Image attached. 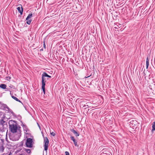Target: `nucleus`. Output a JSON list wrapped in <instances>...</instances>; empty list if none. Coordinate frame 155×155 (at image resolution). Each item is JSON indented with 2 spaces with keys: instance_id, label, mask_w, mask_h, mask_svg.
I'll return each mask as SVG.
<instances>
[{
  "instance_id": "obj_1",
  "label": "nucleus",
  "mask_w": 155,
  "mask_h": 155,
  "mask_svg": "<svg viewBox=\"0 0 155 155\" xmlns=\"http://www.w3.org/2000/svg\"><path fill=\"white\" fill-rule=\"evenodd\" d=\"M13 121L11 120L9 123V130L13 134H16V137L15 138H12L11 136H9L10 139L13 141H15L18 140L20 137L21 136V131L20 129L18 128L17 125L16 124H11L10 123H12Z\"/></svg>"
},
{
  "instance_id": "obj_2",
  "label": "nucleus",
  "mask_w": 155,
  "mask_h": 155,
  "mask_svg": "<svg viewBox=\"0 0 155 155\" xmlns=\"http://www.w3.org/2000/svg\"><path fill=\"white\" fill-rule=\"evenodd\" d=\"M8 127L7 123L3 119L0 120V131H3Z\"/></svg>"
},
{
  "instance_id": "obj_17",
  "label": "nucleus",
  "mask_w": 155,
  "mask_h": 155,
  "mask_svg": "<svg viewBox=\"0 0 155 155\" xmlns=\"http://www.w3.org/2000/svg\"><path fill=\"white\" fill-rule=\"evenodd\" d=\"M89 105L88 104H84L82 107V108L84 109H86L89 107Z\"/></svg>"
},
{
  "instance_id": "obj_25",
  "label": "nucleus",
  "mask_w": 155,
  "mask_h": 155,
  "mask_svg": "<svg viewBox=\"0 0 155 155\" xmlns=\"http://www.w3.org/2000/svg\"><path fill=\"white\" fill-rule=\"evenodd\" d=\"M37 124H38V126L39 127V128H40V126L39 125L38 123Z\"/></svg>"
},
{
  "instance_id": "obj_9",
  "label": "nucleus",
  "mask_w": 155,
  "mask_h": 155,
  "mask_svg": "<svg viewBox=\"0 0 155 155\" xmlns=\"http://www.w3.org/2000/svg\"><path fill=\"white\" fill-rule=\"evenodd\" d=\"M5 110L7 111L8 112L11 113V114L15 117H16V115L14 113L12 110L10 108H8L7 109H5Z\"/></svg>"
},
{
  "instance_id": "obj_4",
  "label": "nucleus",
  "mask_w": 155,
  "mask_h": 155,
  "mask_svg": "<svg viewBox=\"0 0 155 155\" xmlns=\"http://www.w3.org/2000/svg\"><path fill=\"white\" fill-rule=\"evenodd\" d=\"M43 136L44 138V150L45 151H47L48 149V145L49 143V141L47 137H44L43 135Z\"/></svg>"
},
{
  "instance_id": "obj_13",
  "label": "nucleus",
  "mask_w": 155,
  "mask_h": 155,
  "mask_svg": "<svg viewBox=\"0 0 155 155\" xmlns=\"http://www.w3.org/2000/svg\"><path fill=\"white\" fill-rule=\"evenodd\" d=\"M10 94L11 95L12 97V98H13V99H14V100H16L17 101H18V102H19L21 103V101L19 100L17 98L14 97L13 95H12V94H11V92H10Z\"/></svg>"
},
{
  "instance_id": "obj_11",
  "label": "nucleus",
  "mask_w": 155,
  "mask_h": 155,
  "mask_svg": "<svg viewBox=\"0 0 155 155\" xmlns=\"http://www.w3.org/2000/svg\"><path fill=\"white\" fill-rule=\"evenodd\" d=\"M0 104H2V107L5 110V109H7L9 107L6 104H1V102L0 101Z\"/></svg>"
},
{
  "instance_id": "obj_16",
  "label": "nucleus",
  "mask_w": 155,
  "mask_h": 155,
  "mask_svg": "<svg viewBox=\"0 0 155 155\" xmlns=\"http://www.w3.org/2000/svg\"><path fill=\"white\" fill-rule=\"evenodd\" d=\"M146 68H147V69L148 67L149 64V60H148V57L147 58V59H146Z\"/></svg>"
},
{
  "instance_id": "obj_14",
  "label": "nucleus",
  "mask_w": 155,
  "mask_h": 155,
  "mask_svg": "<svg viewBox=\"0 0 155 155\" xmlns=\"http://www.w3.org/2000/svg\"><path fill=\"white\" fill-rule=\"evenodd\" d=\"M6 85L5 84H2L0 85V87L3 89H5L6 88Z\"/></svg>"
},
{
  "instance_id": "obj_19",
  "label": "nucleus",
  "mask_w": 155,
  "mask_h": 155,
  "mask_svg": "<svg viewBox=\"0 0 155 155\" xmlns=\"http://www.w3.org/2000/svg\"><path fill=\"white\" fill-rule=\"evenodd\" d=\"M25 151L28 153H30L31 152V151L30 149H25Z\"/></svg>"
},
{
  "instance_id": "obj_6",
  "label": "nucleus",
  "mask_w": 155,
  "mask_h": 155,
  "mask_svg": "<svg viewBox=\"0 0 155 155\" xmlns=\"http://www.w3.org/2000/svg\"><path fill=\"white\" fill-rule=\"evenodd\" d=\"M32 16V14L31 13H30L28 14L27 17L26 18V23L28 25H30L32 21L31 19H29L31 18Z\"/></svg>"
},
{
  "instance_id": "obj_7",
  "label": "nucleus",
  "mask_w": 155,
  "mask_h": 155,
  "mask_svg": "<svg viewBox=\"0 0 155 155\" xmlns=\"http://www.w3.org/2000/svg\"><path fill=\"white\" fill-rule=\"evenodd\" d=\"M20 6L18 7L17 8L18 12L20 13L21 15L22 14L23 9L21 5H19Z\"/></svg>"
},
{
  "instance_id": "obj_10",
  "label": "nucleus",
  "mask_w": 155,
  "mask_h": 155,
  "mask_svg": "<svg viewBox=\"0 0 155 155\" xmlns=\"http://www.w3.org/2000/svg\"><path fill=\"white\" fill-rule=\"evenodd\" d=\"M22 126L23 127L24 131H25L26 132H28L29 131V130L28 128L27 127V126L25 125L24 124L22 123Z\"/></svg>"
},
{
  "instance_id": "obj_12",
  "label": "nucleus",
  "mask_w": 155,
  "mask_h": 155,
  "mask_svg": "<svg viewBox=\"0 0 155 155\" xmlns=\"http://www.w3.org/2000/svg\"><path fill=\"white\" fill-rule=\"evenodd\" d=\"M71 131L74 133L76 136L78 137L79 136V133L76 132L74 129H71Z\"/></svg>"
},
{
  "instance_id": "obj_18",
  "label": "nucleus",
  "mask_w": 155,
  "mask_h": 155,
  "mask_svg": "<svg viewBox=\"0 0 155 155\" xmlns=\"http://www.w3.org/2000/svg\"><path fill=\"white\" fill-rule=\"evenodd\" d=\"M44 76H45L46 77H47L49 78H51V76L49 75H48L45 72H44Z\"/></svg>"
},
{
  "instance_id": "obj_8",
  "label": "nucleus",
  "mask_w": 155,
  "mask_h": 155,
  "mask_svg": "<svg viewBox=\"0 0 155 155\" xmlns=\"http://www.w3.org/2000/svg\"><path fill=\"white\" fill-rule=\"evenodd\" d=\"M70 138L73 141L75 146L78 147H79V145L77 143V141L75 139L74 137L73 136H71L70 137Z\"/></svg>"
},
{
  "instance_id": "obj_26",
  "label": "nucleus",
  "mask_w": 155,
  "mask_h": 155,
  "mask_svg": "<svg viewBox=\"0 0 155 155\" xmlns=\"http://www.w3.org/2000/svg\"><path fill=\"white\" fill-rule=\"evenodd\" d=\"M1 59H0V62H1Z\"/></svg>"
},
{
  "instance_id": "obj_24",
  "label": "nucleus",
  "mask_w": 155,
  "mask_h": 155,
  "mask_svg": "<svg viewBox=\"0 0 155 155\" xmlns=\"http://www.w3.org/2000/svg\"><path fill=\"white\" fill-rule=\"evenodd\" d=\"M45 44V41H43V44Z\"/></svg>"
},
{
  "instance_id": "obj_15",
  "label": "nucleus",
  "mask_w": 155,
  "mask_h": 155,
  "mask_svg": "<svg viewBox=\"0 0 155 155\" xmlns=\"http://www.w3.org/2000/svg\"><path fill=\"white\" fill-rule=\"evenodd\" d=\"M152 131L153 132L155 130V121L152 124Z\"/></svg>"
},
{
  "instance_id": "obj_23",
  "label": "nucleus",
  "mask_w": 155,
  "mask_h": 155,
  "mask_svg": "<svg viewBox=\"0 0 155 155\" xmlns=\"http://www.w3.org/2000/svg\"><path fill=\"white\" fill-rule=\"evenodd\" d=\"M43 45H44V48H45V46H45V44H44Z\"/></svg>"
},
{
  "instance_id": "obj_3",
  "label": "nucleus",
  "mask_w": 155,
  "mask_h": 155,
  "mask_svg": "<svg viewBox=\"0 0 155 155\" xmlns=\"http://www.w3.org/2000/svg\"><path fill=\"white\" fill-rule=\"evenodd\" d=\"M45 75L44 73H43L42 75V77H41V84H42V86L41 88L43 91V92L44 93V94H45V83L46 82V78L45 77H46L45 76H44Z\"/></svg>"
},
{
  "instance_id": "obj_20",
  "label": "nucleus",
  "mask_w": 155,
  "mask_h": 155,
  "mask_svg": "<svg viewBox=\"0 0 155 155\" xmlns=\"http://www.w3.org/2000/svg\"><path fill=\"white\" fill-rule=\"evenodd\" d=\"M50 134L51 135H52L53 136H54L55 135V133H54L53 132H51Z\"/></svg>"
},
{
  "instance_id": "obj_5",
  "label": "nucleus",
  "mask_w": 155,
  "mask_h": 155,
  "mask_svg": "<svg viewBox=\"0 0 155 155\" xmlns=\"http://www.w3.org/2000/svg\"><path fill=\"white\" fill-rule=\"evenodd\" d=\"M32 140L30 138H27L26 143V147H28L31 148L32 147Z\"/></svg>"
},
{
  "instance_id": "obj_21",
  "label": "nucleus",
  "mask_w": 155,
  "mask_h": 155,
  "mask_svg": "<svg viewBox=\"0 0 155 155\" xmlns=\"http://www.w3.org/2000/svg\"><path fill=\"white\" fill-rule=\"evenodd\" d=\"M65 155H69V152L68 151H66L65 152Z\"/></svg>"
},
{
  "instance_id": "obj_22",
  "label": "nucleus",
  "mask_w": 155,
  "mask_h": 155,
  "mask_svg": "<svg viewBox=\"0 0 155 155\" xmlns=\"http://www.w3.org/2000/svg\"><path fill=\"white\" fill-rule=\"evenodd\" d=\"M7 80H10L11 79V78L9 77H7Z\"/></svg>"
}]
</instances>
